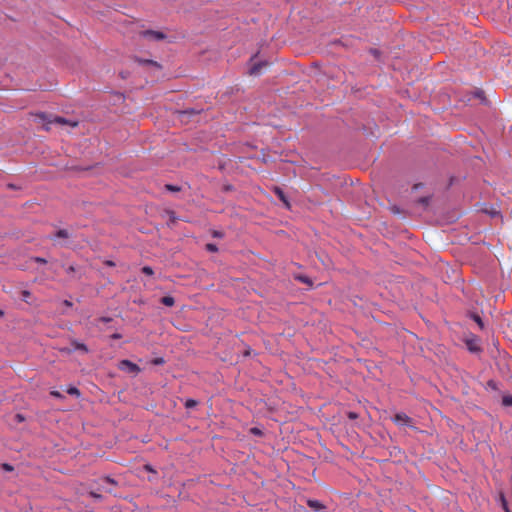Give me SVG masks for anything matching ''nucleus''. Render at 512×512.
Returning a JSON list of instances; mask_svg holds the SVG:
<instances>
[{
	"label": "nucleus",
	"mask_w": 512,
	"mask_h": 512,
	"mask_svg": "<svg viewBox=\"0 0 512 512\" xmlns=\"http://www.w3.org/2000/svg\"><path fill=\"white\" fill-rule=\"evenodd\" d=\"M347 415H348V417H349L350 419H356V418H358V414H357V413H355V412H348V414H347Z\"/></svg>",
	"instance_id": "obj_26"
},
{
	"label": "nucleus",
	"mask_w": 512,
	"mask_h": 512,
	"mask_svg": "<svg viewBox=\"0 0 512 512\" xmlns=\"http://www.w3.org/2000/svg\"><path fill=\"white\" fill-rule=\"evenodd\" d=\"M136 62H138L139 64H142V65H152V66H155L157 68H161V65L156 62V61H153V60H150V59H142V58H135Z\"/></svg>",
	"instance_id": "obj_6"
},
{
	"label": "nucleus",
	"mask_w": 512,
	"mask_h": 512,
	"mask_svg": "<svg viewBox=\"0 0 512 512\" xmlns=\"http://www.w3.org/2000/svg\"><path fill=\"white\" fill-rule=\"evenodd\" d=\"M145 468H146V470H148V471H152V468H151L149 465H146V466H145Z\"/></svg>",
	"instance_id": "obj_38"
},
{
	"label": "nucleus",
	"mask_w": 512,
	"mask_h": 512,
	"mask_svg": "<svg viewBox=\"0 0 512 512\" xmlns=\"http://www.w3.org/2000/svg\"><path fill=\"white\" fill-rule=\"evenodd\" d=\"M467 345H468V348H469L470 351L475 352V351H479L480 350L479 347L474 345L472 342H468Z\"/></svg>",
	"instance_id": "obj_19"
},
{
	"label": "nucleus",
	"mask_w": 512,
	"mask_h": 512,
	"mask_svg": "<svg viewBox=\"0 0 512 512\" xmlns=\"http://www.w3.org/2000/svg\"><path fill=\"white\" fill-rule=\"evenodd\" d=\"M251 432H252L253 434H255V435H261V434H262L261 430H260V429H258V428H252V429H251Z\"/></svg>",
	"instance_id": "obj_27"
},
{
	"label": "nucleus",
	"mask_w": 512,
	"mask_h": 512,
	"mask_svg": "<svg viewBox=\"0 0 512 512\" xmlns=\"http://www.w3.org/2000/svg\"><path fill=\"white\" fill-rule=\"evenodd\" d=\"M42 120H46V115L44 113H41L38 115Z\"/></svg>",
	"instance_id": "obj_35"
},
{
	"label": "nucleus",
	"mask_w": 512,
	"mask_h": 512,
	"mask_svg": "<svg viewBox=\"0 0 512 512\" xmlns=\"http://www.w3.org/2000/svg\"><path fill=\"white\" fill-rule=\"evenodd\" d=\"M497 214H498L497 212H491V215H492V216H495V215H497Z\"/></svg>",
	"instance_id": "obj_40"
},
{
	"label": "nucleus",
	"mask_w": 512,
	"mask_h": 512,
	"mask_svg": "<svg viewBox=\"0 0 512 512\" xmlns=\"http://www.w3.org/2000/svg\"><path fill=\"white\" fill-rule=\"evenodd\" d=\"M34 260H35V262L41 263V264H45L47 262L44 258H41V257H35Z\"/></svg>",
	"instance_id": "obj_24"
},
{
	"label": "nucleus",
	"mask_w": 512,
	"mask_h": 512,
	"mask_svg": "<svg viewBox=\"0 0 512 512\" xmlns=\"http://www.w3.org/2000/svg\"><path fill=\"white\" fill-rule=\"evenodd\" d=\"M71 344H72V346H73V348L75 350H80V351H82L84 353H88V351H89L88 347L84 343H80V342H78L76 340H73L71 342Z\"/></svg>",
	"instance_id": "obj_7"
},
{
	"label": "nucleus",
	"mask_w": 512,
	"mask_h": 512,
	"mask_svg": "<svg viewBox=\"0 0 512 512\" xmlns=\"http://www.w3.org/2000/svg\"><path fill=\"white\" fill-rule=\"evenodd\" d=\"M197 405V401H195L194 399H187L186 402H185V407L186 408H193Z\"/></svg>",
	"instance_id": "obj_14"
},
{
	"label": "nucleus",
	"mask_w": 512,
	"mask_h": 512,
	"mask_svg": "<svg viewBox=\"0 0 512 512\" xmlns=\"http://www.w3.org/2000/svg\"><path fill=\"white\" fill-rule=\"evenodd\" d=\"M21 295H22V299H23L24 301H26V302H27V301H28V298H29V297H30V295H31V293H30L28 290H23V291L21 292Z\"/></svg>",
	"instance_id": "obj_18"
},
{
	"label": "nucleus",
	"mask_w": 512,
	"mask_h": 512,
	"mask_svg": "<svg viewBox=\"0 0 512 512\" xmlns=\"http://www.w3.org/2000/svg\"><path fill=\"white\" fill-rule=\"evenodd\" d=\"M263 65V63L254 64L249 70L250 75H258Z\"/></svg>",
	"instance_id": "obj_10"
},
{
	"label": "nucleus",
	"mask_w": 512,
	"mask_h": 512,
	"mask_svg": "<svg viewBox=\"0 0 512 512\" xmlns=\"http://www.w3.org/2000/svg\"><path fill=\"white\" fill-rule=\"evenodd\" d=\"M118 368L122 371H127L132 374H138L140 372L139 366L130 360H121L118 364Z\"/></svg>",
	"instance_id": "obj_2"
},
{
	"label": "nucleus",
	"mask_w": 512,
	"mask_h": 512,
	"mask_svg": "<svg viewBox=\"0 0 512 512\" xmlns=\"http://www.w3.org/2000/svg\"><path fill=\"white\" fill-rule=\"evenodd\" d=\"M371 52L375 55V57H378V54H379L378 50L372 49Z\"/></svg>",
	"instance_id": "obj_34"
},
{
	"label": "nucleus",
	"mask_w": 512,
	"mask_h": 512,
	"mask_svg": "<svg viewBox=\"0 0 512 512\" xmlns=\"http://www.w3.org/2000/svg\"><path fill=\"white\" fill-rule=\"evenodd\" d=\"M198 113H199V111H196L194 109L185 110V111L180 112V114L182 116H185V115H197Z\"/></svg>",
	"instance_id": "obj_15"
},
{
	"label": "nucleus",
	"mask_w": 512,
	"mask_h": 512,
	"mask_svg": "<svg viewBox=\"0 0 512 512\" xmlns=\"http://www.w3.org/2000/svg\"><path fill=\"white\" fill-rule=\"evenodd\" d=\"M64 304H65L66 306H68V307L72 306V303H71L70 301H68V300H65V301H64Z\"/></svg>",
	"instance_id": "obj_36"
},
{
	"label": "nucleus",
	"mask_w": 512,
	"mask_h": 512,
	"mask_svg": "<svg viewBox=\"0 0 512 512\" xmlns=\"http://www.w3.org/2000/svg\"><path fill=\"white\" fill-rule=\"evenodd\" d=\"M51 395L57 398H61L62 395L58 391H51Z\"/></svg>",
	"instance_id": "obj_29"
},
{
	"label": "nucleus",
	"mask_w": 512,
	"mask_h": 512,
	"mask_svg": "<svg viewBox=\"0 0 512 512\" xmlns=\"http://www.w3.org/2000/svg\"><path fill=\"white\" fill-rule=\"evenodd\" d=\"M307 505L314 509L315 511H323L325 509V506L318 500H307Z\"/></svg>",
	"instance_id": "obj_5"
},
{
	"label": "nucleus",
	"mask_w": 512,
	"mask_h": 512,
	"mask_svg": "<svg viewBox=\"0 0 512 512\" xmlns=\"http://www.w3.org/2000/svg\"><path fill=\"white\" fill-rule=\"evenodd\" d=\"M476 95H477V97H482L483 92H482V91H479V92H477V93H476Z\"/></svg>",
	"instance_id": "obj_37"
},
{
	"label": "nucleus",
	"mask_w": 512,
	"mask_h": 512,
	"mask_svg": "<svg viewBox=\"0 0 512 512\" xmlns=\"http://www.w3.org/2000/svg\"><path fill=\"white\" fill-rule=\"evenodd\" d=\"M152 362H153V364H155V365H161V364H163V363H164V359H163V358H161V357H160V358H155Z\"/></svg>",
	"instance_id": "obj_23"
},
{
	"label": "nucleus",
	"mask_w": 512,
	"mask_h": 512,
	"mask_svg": "<svg viewBox=\"0 0 512 512\" xmlns=\"http://www.w3.org/2000/svg\"><path fill=\"white\" fill-rule=\"evenodd\" d=\"M475 321H476V322H477L481 327H483V323H482L481 318H480L479 316H476V317H475Z\"/></svg>",
	"instance_id": "obj_32"
},
{
	"label": "nucleus",
	"mask_w": 512,
	"mask_h": 512,
	"mask_svg": "<svg viewBox=\"0 0 512 512\" xmlns=\"http://www.w3.org/2000/svg\"><path fill=\"white\" fill-rule=\"evenodd\" d=\"M499 499H500V502H501V506L502 508L504 509L505 512H510V509L508 507V503H507V500L504 496L503 493H500V496H499Z\"/></svg>",
	"instance_id": "obj_12"
},
{
	"label": "nucleus",
	"mask_w": 512,
	"mask_h": 512,
	"mask_svg": "<svg viewBox=\"0 0 512 512\" xmlns=\"http://www.w3.org/2000/svg\"><path fill=\"white\" fill-rule=\"evenodd\" d=\"M274 193L279 197V199H280L282 202H284V203L286 204V206H289V203H288V201H287V199H286V197H285V194H284V192L282 191V189H281V188H279V187H275V188H274Z\"/></svg>",
	"instance_id": "obj_8"
},
{
	"label": "nucleus",
	"mask_w": 512,
	"mask_h": 512,
	"mask_svg": "<svg viewBox=\"0 0 512 512\" xmlns=\"http://www.w3.org/2000/svg\"><path fill=\"white\" fill-rule=\"evenodd\" d=\"M166 189L169 190V191H173V192H176V191H179L180 188L177 187V186H174V185H166Z\"/></svg>",
	"instance_id": "obj_21"
},
{
	"label": "nucleus",
	"mask_w": 512,
	"mask_h": 512,
	"mask_svg": "<svg viewBox=\"0 0 512 512\" xmlns=\"http://www.w3.org/2000/svg\"><path fill=\"white\" fill-rule=\"evenodd\" d=\"M122 335L120 333H114L111 335V338L114 340L120 339Z\"/></svg>",
	"instance_id": "obj_28"
},
{
	"label": "nucleus",
	"mask_w": 512,
	"mask_h": 512,
	"mask_svg": "<svg viewBox=\"0 0 512 512\" xmlns=\"http://www.w3.org/2000/svg\"><path fill=\"white\" fill-rule=\"evenodd\" d=\"M67 393L76 397L80 396V391L76 387H69L67 390Z\"/></svg>",
	"instance_id": "obj_13"
},
{
	"label": "nucleus",
	"mask_w": 512,
	"mask_h": 512,
	"mask_svg": "<svg viewBox=\"0 0 512 512\" xmlns=\"http://www.w3.org/2000/svg\"><path fill=\"white\" fill-rule=\"evenodd\" d=\"M105 264L108 265V266H115V263L113 261H110V260L106 261Z\"/></svg>",
	"instance_id": "obj_33"
},
{
	"label": "nucleus",
	"mask_w": 512,
	"mask_h": 512,
	"mask_svg": "<svg viewBox=\"0 0 512 512\" xmlns=\"http://www.w3.org/2000/svg\"><path fill=\"white\" fill-rule=\"evenodd\" d=\"M161 303L165 306H173L175 303V300L172 296H164L161 298Z\"/></svg>",
	"instance_id": "obj_11"
},
{
	"label": "nucleus",
	"mask_w": 512,
	"mask_h": 512,
	"mask_svg": "<svg viewBox=\"0 0 512 512\" xmlns=\"http://www.w3.org/2000/svg\"><path fill=\"white\" fill-rule=\"evenodd\" d=\"M393 421L399 426H410L412 423V419L405 413H397L394 416Z\"/></svg>",
	"instance_id": "obj_4"
},
{
	"label": "nucleus",
	"mask_w": 512,
	"mask_h": 512,
	"mask_svg": "<svg viewBox=\"0 0 512 512\" xmlns=\"http://www.w3.org/2000/svg\"><path fill=\"white\" fill-rule=\"evenodd\" d=\"M99 321H101V322H105V323H106V322L111 321V318H108V317H101V318L99 319Z\"/></svg>",
	"instance_id": "obj_31"
},
{
	"label": "nucleus",
	"mask_w": 512,
	"mask_h": 512,
	"mask_svg": "<svg viewBox=\"0 0 512 512\" xmlns=\"http://www.w3.org/2000/svg\"><path fill=\"white\" fill-rule=\"evenodd\" d=\"M418 202L424 206L428 205L429 199L427 197H422L418 200Z\"/></svg>",
	"instance_id": "obj_22"
},
{
	"label": "nucleus",
	"mask_w": 512,
	"mask_h": 512,
	"mask_svg": "<svg viewBox=\"0 0 512 512\" xmlns=\"http://www.w3.org/2000/svg\"><path fill=\"white\" fill-rule=\"evenodd\" d=\"M206 249H207L208 251H210V252H217V251H218L217 246H216L215 244H213V243H208V244L206 245Z\"/></svg>",
	"instance_id": "obj_17"
},
{
	"label": "nucleus",
	"mask_w": 512,
	"mask_h": 512,
	"mask_svg": "<svg viewBox=\"0 0 512 512\" xmlns=\"http://www.w3.org/2000/svg\"><path fill=\"white\" fill-rule=\"evenodd\" d=\"M3 468L6 470V471H12L13 470V467L9 464H3Z\"/></svg>",
	"instance_id": "obj_30"
},
{
	"label": "nucleus",
	"mask_w": 512,
	"mask_h": 512,
	"mask_svg": "<svg viewBox=\"0 0 512 512\" xmlns=\"http://www.w3.org/2000/svg\"><path fill=\"white\" fill-rule=\"evenodd\" d=\"M4 315V312L3 310L0 309V317H2Z\"/></svg>",
	"instance_id": "obj_39"
},
{
	"label": "nucleus",
	"mask_w": 512,
	"mask_h": 512,
	"mask_svg": "<svg viewBox=\"0 0 512 512\" xmlns=\"http://www.w3.org/2000/svg\"><path fill=\"white\" fill-rule=\"evenodd\" d=\"M142 272H143L144 274H146V275H149V276H151V275H153V274H154V271H153V269H152L150 266H144V267L142 268Z\"/></svg>",
	"instance_id": "obj_16"
},
{
	"label": "nucleus",
	"mask_w": 512,
	"mask_h": 512,
	"mask_svg": "<svg viewBox=\"0 0 512 512\" xmlns=\"http://www.w3.org/2000/svg\"><path fill=\"white\" fill-rule=\"evenodd\" d=\"M69 237H70V234H69L68 230L60 229L56 232L53 239H55V238L68 239Z\"/></svg>",
	"instance_id": "obj_9"
},
{
	"label": "nucleus",
	"mask_w": 512,
	"mask_h": 512,
	"mask_svg": "<svg viewBox=\"0 0 512 512\" xmlns=\"http://www.w3.org/2000/svg\"><path fill=\"white\" fill-rule=\"evenodd\" d=\"M139 35L149 41H162L166 39V34L155 30H142Z\"/></svg>",
	"instance_id": "obj_1"
},
{
	"label": "nucleus",
	"mask_w": 512,
	"mask_h": 512,
	"mask_svg": "<svg viewBox=\"0 0 512 512\" xmlns=\"http://www.w3.org/2000/svg\"><path fill=\"white\" fill-rule=\"evenodd\" d=\"M75 270H76V268L73 265H70L66 268V272L69 274L75 272Z\"/></svg>",
	"instance_id": "obj_25"
},
{
	"label": "nucleus",
	"mask_w": 512,
	"mask_h": 512,
	"mask_svg": "<svg viewBox=\"0 0 512 512\" xmlns=\"http://www.w3.org/2000/svg\"><path fill=\"white\" fill-rule=\"evenodd\" d=\"M52 123L68 125L72 128L77 127L79 124L78 121L68 120V119L60 117V116H55L53 119L47 121V125L52 124Z\"/></svg>",
	"instance_id": "obj_3"
},
{
	"label": "nucleus",
	"mask_w": 512,
	"mask_h": 512,
	"mask_svg": "<svg viewBox=\"0 0 512 512\" xmlns=\"http://www.w3.org/2000/svg\"><path fill=\"white\" fill-rule=\"evenodd\" d=\"M298 279H299L301 282L306 283V284H308V285H311V284H312L311 280H310L308 277H306V276H300Z\"/></svg>",
	"instance_id": "obj_20"
}]
</instances>
